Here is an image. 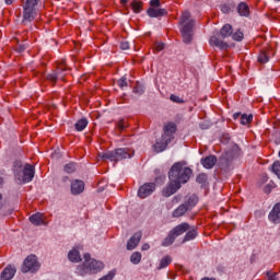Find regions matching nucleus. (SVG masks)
Here are the masks:
<instances>
[{"instance_id":"f257e3e1","label":"nucleus","mask_w":280,"mask_h":280,"mask_svg":"<svg viewBox=\"0 0 280 280\" xmlns=\"http://www.w3.org/2000/svg\"><path fill=\"white\" fill-rule=\"evenodd\" d=\"M191 174H194L191 168L184 166L180 162L175 163L168 172L170 184L162 190L164 198L174 196L182 185L189 182Z\"/></svg>"},{"instance_id":"f03ea898","label":"nucleus","mask_w":280,"mask_h":280,"mask_svg":"<svg viewBox=\"0 0 280 280\" xmlns=\"http://www.w3.org/2000/svg\"><path fill=\"white\" fill-rule=\"evenodd\" d=\"M84 259V262L79 268V275H81V277H86V275H97V272L104 270V262L91 258V254H85Z\"/></svg>"},{"instance_id":"7ed1b4c3","label":"nucleus","mask_w":280,"mask_h":280,"mask_svg":"<svg viewBox=\"0 0 280 280\" xmlns=\"http://www.w3.org/2000/svg\"><path fill=\"white\" fill-rule=\"evenodd\" d=\"M179 25H182V36L183 40L186 45H189L191 40L194 39V35L191 32H194V25L195 21L191 20V13L189 11H184L180 16Z\"/></svg>"},{"instance_id":"20e7f679","label":"nucleus","mask_w":280,"mask_h":280,"mask_svg":"<svg viewBox=\"0 0 280 280\" xmlns=\"http://www.w3.org/2000/svg\"><path fill=\"white\" fill-rule=\"evenodd\" d=\"M13 172L15 180H18V183H32V180L34 179L35 171L34 166H32L31 164H26L23 170V163L15 162L13 165Z\"/></svg>"},{"instance_id":"39448f33","label":"nucleus","mask_w":280,"mask_h":280,"mask_svg":"<svg viewBox=\"0 0 280 280\" xmlns=\"http://www.w3.org/2000/svg\"><path fill=\"white\" fill-rule=\"evenodd\" d=\"M98 156H101L102 161H114L117 163V161H124V159H132V156H135V150L130 148H120L114 151L100 153Z\"/></svg>"},{"instance_id":"423d86ee","label":"nucleus","mask_w":280,"mask_h":280,"mask_svg":"<svg viewBox=\"0 0 280 280\" xmlns=\"http://www.w3.org/2000/svg\"><path fill=\"white\" fill-rule=\"evenodd\" d=\"M240 154H242L240 147L237 144H233L230 149L221 154L219 160L221 168L229 172L233 165V161L238 159Z\"/></svg>"},{"instance_id":"0eeeda50","label":"nucleus","mask_w":280,"mask_h":280,"mask_svg":"<svg viewBox=\"0 0 280 280\" xmlns=\"http://www.w3.org/2000/svg\"><path fill=\"white\" fill-rule=\"evenodd\" d=\"M40 0H22L23 23H32L38 14L36 8Z\"/></svg>"},{"instance_id":"6e6552de","label":"nucleus","mask_w":280,"mask_h":280,"mask_svg":"<svg viewBox=\"0 0 280 280\" xmlns=\"http://www.w3.org/2000/svg\"><path fill=\"white\" fill-rule=\"evenodd\" d=\"M38 268H40V265L38 264L36 255H30L25 258L22 265V272H36Z\"/></svg>"},{"instance_id":"1a4fd4ad","label":"nucleus","mask_w":280,"mask_h":280,"mask_svg":"<svg viewBox=\"0 0 280 280\" xmlns=\"http://www.w3.org/2000/svg\"><path fill=\"white\" fill-rule=\"evenodd\" d=\"M154 189H156V184L147 183L139 188L138 196L139 198H148V196H152V194H154Z\"/></svg>"},{"instance_id":"9d476101","label":"nucleus","mask_w":280,"mask_h":280,"mask_svg":"<svg viewBox=\"0 0 280 280\" xmlns=\"http://www.w3.org/2000/svg\"><path fill=\"white\" fill-rule=\"evenodd\" d=\"M63 71H67V66L66 65H61L57 68L56 72H51L49 74H47V80H49L50 82H52V84H56V82L58 81V78H60L61 80H65V74H62Z\"/></svg>"},{"instance_id":"9b49d317","label":"nucleus","mask_w":280,"mask_h":280,"mask_svg":"<svg viewBox=\"0 0 280 280\" xmlns=\"http://www.w3.org/2000/svg\"><path fill=\"white\" fill-rule=\"evenodd\" d=\"M174 132H176V124L168 122L164 126V135L162 136V139H166L168 143H172V141H174Z\"/></svg>"},{"instance_id":"f8f14e48","label":"nucleus","mask_w":280,"mask_h":280,"mask_svg":"<svg viewBox=\"0 0 280 280\" xmlns=\"http://www.w3.org/2000/svg\"><path fill=\"white\" fill-rule=\"evenodd\" d=\"M141 237H143V234L141 232H136L127 242V250H135V248L139 246Z\"/></svg>"},{"instance_id":"ddd939ff","label":"nucleus","mask_w":280,"mask_h":280,"mask_svg":"<svg viewBox=\"0 0 280 280\" xmlns=\"http://www.w3.org/2000/svg\"><path fill=\"white\" fill-rule=\"evenodd\" d=\"M268 218L272 224H280V202L273 206L272 210L269 212Z\"/></svg>"},{"instance_id":"4468645a","label":"nucleus","mask_w":280,"mask_h":280,"mask_svg":"<svg viewBox=\"0 0 280 280\" xmlns=\"http://www.w3.org/2000/svg\"><path fill=\"white\" fill-rule=\"evenodd\" d=\"M147 14L150 19H161V16H167V10L161 8H149Z\"/></svg>"},{"instance_id":"2eb2a0df","label":"nucleus","mask_w":280,"mask_h":280,"mask_svg":"<svg viewBox=\"0 0 280 280\" xmlns=\"http://www.w3.org/2000/svg\"><path fill=\"white\" fill-rule=\"evenodd\" d=\"M14 275H16V268L9 265L1 272L0 280H12L14 279Z\"/></svg>"},{"instance_id":"dca6fc26","label":"nucleus","mask_w":280,"mask_h":280,"mask_svg":"<svg viewBox=\"0 0 280 280\" xmlns=\"http://www.w3.org/2000/svg\"><path fill=\"white\" fill-rule=\"evenodd\" d=\"M215 163H218V158L215 155H209L201 159V165L206 170H213V167H215Z\"/></svg>"},{"instance_id":"f3484780","label":"nucleus","mask_w":280,"mask_h":280,"mask_svg":"<svg viewBox=\"0 0 280 280\" xmlns=\"http://www.w3.org/2000/svg\"><path fill=\"white\" fill-rule=\"evenodd\" d=\"M210 45L212 47H218V49H221V50L229 49V44L224 40H221L217 36L210 37Z\"/></svg>"},{"instance_id":"a211bd4d","label":"nucleus","mask_w":280,"mask_h":280,"mask_svg":"<svg viewBox=\"0 0 280 280\" xmlns=\"http://www.w3.org/2000/svg\"><path fill=\"white\" fill-rule=\"evenodd\" d=\"M82 191H84V182L80 179H75L74 182H72L71 192L73 194V196H79V194H82Z\"/></svg>"},{"instance_id":"6ab92c4d","label":"nucleus","mask_w":280,"mask_h":280,"mask_svg":"<svg viewBox=\"0 0 280 280\" xmlns=\"http://www.w3.org/2000/svg\"><path fill=\"white\" fill-rule=\"evenodd\" d=\"M189 229V223H182L175 226L171 232L173 233V235H175V237H179V235H183V233H187Z\"/></svg>"},{"instance_id":"aec40b11","label":"nucleus","mask_w":280,"mask_h":280,"mask_svg":"<svg viewBox=\"0 0 280 280\" xmlns=\"http://www.w3.org/2000/svg\"><path fill=\"white\" fill-rule=\"evenodd\" d=\"M188 211H191L196 205H198V196L191 195L189 197H186V201L183 203Z\"/></svg>"},{"instance_id":"412c9836","label":"nucleus","mask_w":280,"mask_h":280,"mask_svg":"<svg viewBox=\"0 0 280 280\" xmlns=\"http://www.w3.org/2000/svg\"><path fill=\"white\" fill-rule=\"evenodd\" d=\"M30 222L35 226H40V224H45V219L43 218V213L37 212L30 217Z\"/></svg>"},{"instance_id":"4be33fe9","label":"nucleus","mask_w":280,"mask_h":280,"mask_svg":"<svg viewBox=\"0 0 280 280\" xmlns=\"http://www.w3.org/2000/svg\"><path fill=\"white\" fill-rule=\"evenodd\" d=\"M220 36L223 38H229V36H233V26L231 24H225L220 31Z\"/></svg>"},{"instance_id":"5701e85b","label":"nucleus","mask_w":280,"mask_h":280,"mask_svg":"<svg viewBox=\"0 0 280 280\" xmlns=\"http://www.w3.org/2000/svg\"><path fill=\"white\" fill-rule=\"evenodd\" d=\"M167 145H170V142H167V140L165 138H162L161 141H158L153 148L155 150V152H163L164 150L167 149Z\"/></svg>"},{"instance_id":"b1692460","label":"nucleus","mask_w":280,"mask_h":280,"mask_svg":"<svg viewBox=\"0 0 280 280\" xmlns=\"http://www.w3.org/2000/svg\"><path fill=\"white\" fill-rule=\"evenodd\" d=\"M237 12L240 16H248V14H250V9L248 8V4H246L245 2H241L237 5Z\"/></svg>"},{"instance_id":"393cba45","label":"nucleus","mask_w":280,"mask_h":280,"mask_svg":"<svg viewBox=\"0 0 280 280\" xmlns=\"http://www.w3.org/2000/svg\"><path fill=\"white\" fill-rule=\"evenodd\" d=\"M68 259L70 261H73L74 264L82 261V258L80 257V252H78V249L75 248L69 252Z\"/></svg>"},{"instance_id":"a878e982","label":"nucleus","mask_w":280,"mask_h":280,"mask_svg":"<svg viewBox=\"0 0 280 280\" xmlns=\"http://www.w3.org/2000/svg\"><path fill=\"white\" fill-rule=\"evenodd\" d=\"M270 60V50H261L258 56V62L260 65H266Z\"/></svg>"},{"instance_id":"bb28decb","label":"nucleus","mask_w":280,"mask_h":280,"mask_svg":"<svg viewBox=\"0 0 280 280\" xmlns=\"http://www.w3.org/2000/svg\"><path fill=\"white\" fill-rule=\"evenodd\" d=\"M196 237H198V231H196V229H192L186 233L182 244H185V242H191V240H196Z\"/></svg>"},{"instance_id":"cd10ccee","label":"nucleus","mask_w":280,"mask_h":280,"mask_svg":"<svg viewBox=\"0 0 280 280\" xmlns=\"http://www.w3.org/2000/svg\"><path fill=\"white\" fill-rule=\"evenodd\" d=\"M86 126H89V120H86V118H81L75 122L74 128L78 132H82Z\"/></svg>"},{"instance_id":"c85d7f7f","label":"nucleus","mask_w":280,"mask_h":280,"mask_svg":"<svg viewBox=\"0 0 280 280\" xmlns=\"http://www.w3.org/2000/svg\"><path fill=\"white\" fill-rule=\"evenodd\" d=\"M174 242H176V237H175L174 233L171 231L168 233V235L162 242V246H164V247L172 246V244H174Z\"/></svg>"},{"instance_id":"c756f323","label":"nucleus","mask_w":280,"mask_h":280,"mask_svg":"<svg viewBox=\"0 0 280 280\" xmlns=\"http://www.w3.org/2000/svg\"><path fill=\"white\" fill-rule=\"evenodd\" d=\"M189 211L183 203L173 211V218H183L184 213H187Z\"/></svg>"},{"instance_id":"7c9ffc66","label":"nucleus","mask_w":280,"mask_h":280,"mask_svg":"<svg viewBox=\"0 0 280 280\" xmlns=\"http://www.w3.org/2000/svg\"><path fill=\"white\" fill-rule=\"evenodd\" d=\"M131 8L136 14H139L143 10V2L139 0H133L131 2Z\"/></svg>"},{"instance_id":"2f4dec72","label":"nucleus","mask_w":280,"mask_h":280,"mask_svg":"<svg viewBox=\"0 0 280 280\" xmlns=\"http://www.w3.org/2000/svg\"><path fill=\"white\" fill-rule=\"evenodd\" d=\"M170 264H172V257L165 256L164 258L161 259L158 270H163V268H167V266H170Z\"/></svg>"},{"instance_id":"473e14b6","label":"nucleus","mask_w":280,"mask_h":280,"mask_svg":"<svg viewBox=\"0 0 280 280\" xmlns=\"http://www.w3.org/2000/svg\"><path fill=\"white\" fill-rule=\"evenodd\" d=\"M250 121H253V114H249V115L243 114L241 116L240 122L242 124V126H246L250 124Z\"/></svg>"},{"instance_id":"72a5a7b5","label":"nucleus","mask_w":280,"mask_h":280,"mask_svg":"<svg viewBox=\"0 0 280 280\" xmlns=\"http://www.w3.org/2000/svg\"><path fill=\"white\" fill-rule=\"evenodd\" d=\"M130 261L133 265L141 264V253L135 252L133 254H131Z\"/></svg>"},{"instance_id":"f704fd0d","label":"nucleus","mask_w":280,"mask_h":280,"mask_svg":"<svg viewBox=\"0 0 280 280\" xmlns=\"http://www.w3.org/2000/svg\"><path fill=\"white\" fill-rule=\"evenodd\" d=\"M271 171L273 172V174H276V176H278V178L280 179V162L277 161L272 164L271 166Z\"/></svg>"},{"instance_id":"c9c22d12","label":"nucleus","mask_w":280,"mask_h":280,"mask_svg":"<svg viewBox=\"0 0 280 280\" xmlns=\"http://www.w3.org/2000/svg\"><path fill=\"white\" fill-rule=\"evenodd\" d=\"M63 170L67 174H73V172H75V163L66 164Z\"/></svg>"},{"instance_id":"e433bc0d","label":"nucleus","mask_w":280,"mask_h":280,"mask_svg":"<svg viewBox=\"0 0 280 280\" xmlns=\"http://www.w3.org/2000/svg\"><path fill=\"white\" fill-rule=\"evenodd\" d=\"M170 100H171V102H174L175 104H185V100L180 98L176 94H171Z\"/></svg>"},{"instance_id":"4c0bfd02","label":"nucleus","mask_w":280,"mask_h":280,"mask_svg":"<svg viewBox=\"0 0 280 280\" xmlns=\"http://www.w3.org/2000/svg\"><path fill=\"white\" fill-rule=\"evenodd\" d=\"M144 91L143 85L139 83H137L133 88V93H136V95H143Z\"/></svg>"},{"instance_id":"58836bf2","label":"nucleus","mask_w":280,"mask_h":280,"mask_svg":"<svg viewBox=\"0 0 280 280\" xmlns=\"http://www.w3.org/2000/svg\"><path fill=\"white\" fill-rule=\"evenodd\" d=\"M233 40H243L244 39V33L242 31H236L234 34L232 33Z\"/></svg>"},{"instance_id":"ea45409f","label":"nucleus","mask_w":280,"mask_h":280,"mask_svg":"<svg viewBox=\"0 0 280 280\" xmlns=\"http://www.w3.org/2000/svg\"><path fill=\"white\" fill-rule=\"evenodd\" d=\"M196 180L197 183H199V185H205V183H207V174L205 173L199 174Z\"/></svg>"},{"instance_id":"a19ab883","label":"nucleus","mask_w":280,"mask_h":280,"mask_svg":"<svg viewBox=\"0 0 280 280\" xmlns=\"http://www.w3.org/2000/svg\"><path fill=\"white\" fill-rule=\"evenodd\" d=\"M128 127V124H126V120L121 119L119 120V122L117 124V128L118 130H126V128Z\"/></svg>"},{"instance_id":"79ce46f5","label":"nucleus","mask_w":280,"mask_h":280,"mask_svg":"<svg viewBox=\"0 0 280 280\" xmlns=\"http://www.w3.org/2000/svg\"><path fill=\"white\" fill-rule=\"evenodd\" d=\"M113 279H115V271H109L108 275L102 277L98 280H113Z\"/></svg>"},{"instance_id":"37998d69","label":"nucleus","mask_w":280,"mask_h":280,"mask_svg":"<svg viewBox=\"0 0 280 280\" xmlns=\"http://www.w3.org/2000/svg\"><path fill=\"white\" fill-rule=\"evenodd\" d=\"M150 8L156 9V8H161V0H151L150 1Z\"/></svg>"},{"instance_id":"c03bdc74","label":"nucleus","mask_w":280,"mask_h":280,"mask_svg":"<svg viewBox=\"0 0 280 280\" xmlns=\"http://www.w3.org/2000/svg\"><path fill=\"white\" fill-rule=\"evenodd\" d=\"M221 12H223V14H229V12H231V7L229 4H221Z\"/></svg>"},{"instance_id":"a18cd8bd","label":"nucleus","mask_w":280,"mask_h":280,"mask_svg":"<svg viewBox=\"0 0 280 280\" xmlns=\"http://www.w3.org/2000/svg\"><path fill=\"white\" fill-rule=\"evenodd\" d=\"M118 86L120 89H124L125 86H128V82L126 81V77H122L120 80H118Z\"/></svg>"},{"instance_id":"49530a36","label":"nucleus","mask_w":280,"mask_h":280,"mask_svg":"<svg viewBox=\"0 0 280 280\" xmlns=\"http://www.w3.org/2000/svg\"><path fill=\"white\" fill-rule=\"evenodd\" d=\"M165 49L164 43H155V51H163Z\"/></svg>"},{"instance_id":"de8ad7c7","label":"nucleus","mask_w":280,"mask_h":280,"mask_svg":"<svg viewBox=\"0 0 280 280\" xmlns=\"http://www.w3.org/2000/svg\"><path fill=\"white\" fill-rule=\"evenodd\" d=\"M120 49H122L124 51H126V49H130V43L121 42L120 43Z\"/></svg>"},{"instance_id":"09e8293b","label":"nucleus","mask_w":280,"mask_h":280,"mask_svg":"<svg viewBox=\"0 0 280 280\" xmlns=\"http://www.w3.org/2000/svg\"><path fill=\"white\" fill-rule=\"evenodd\" d=\"M268 280H277V273H271L270 271H267Z\"/></svg>"},{"instance_id":"8fccbe9b","label":"nucleus","mask_w":280,"mask_h":280,"mask_svg":"<svg viewBox=\"0 0 280 280\" xmlns=\"http://www.w3.org/2000/svg\"><path fill=\"white\" fill-rule=\"evenodd\" d=\"M141 250H150V244L145 243L142 245Z\"/></svg>"},{"instance_id":"3c124183","label":"nucleus","mask_w":280,"mask_h":280,"mask_svg":"<svg viewBox=\"0 0 280 280\" xmlns=\"http://www.w3.org/2000/svg\"><path fill=\"white\" fill-rule=\"evenodd\" d=\"M242 113H235L234 115H233V119H240V117H242Z\"/></svg>"},{"instance_id":"603ef678","label":"nucleus","mask_w":280,"mask_h":280,"mask_svg":"<svg viewBox=\"0 0 280 280\" xmlns=\"http://www.w3.org/2000/svg\"><path fill=\"white\" fill-rule=\"evenodd\" d=\"M18 51L21 54V51H25V46H19Z\"/></svg>"},{"instance_id":"864d4df0","label":"nucleus","mask_w":280,"mask_h":280,"mask_svg":"<svg viewBox=\"0 0 280 280\" xmlns=\"http://www.w3.org/2000/svg\"><path fill=\"white\" fill-rule=\"evenodd\" d=\"M7 5H12V3H14V0H4Z\"/></svg>"},{"instance_id":"5fc2aeb1","label":"nucleus","mask_w":280,"mask_h":280,"mask_svg":"<svg viewBox=\"0 0 280 280\" xmlns=\"http://www.w3.org/2000/svg\"><path fill=\"white\" fill-rule=\"evenodd\" d=\"M121 5H126L128 3V0H120Z\"/></svg>"},{"instance_id":"6e6d98bb","label":"nucleus","mask_w":280,"mask_h":280,"mask_svg":"<svg viewBox=\"0 0 280 280\" xmlns=\"http://www.w3.org/2000/svg\"><path fill=\"white\" fill-rule=\"evenodd\" d=\"M4 180H3V177H0V187H2Z\"/></svg>"},{"instance_id":"4d7b16f0","label":"nucleus","mask_w":280,"mask_h":280,"mask_svg":"<svg viewBox=\"0 0 280 280\" xmlns=\"http://www.w3.org/2000/svg\"><path fill=\"white\" fill-rule=\"evenodd\" d=\"M173 202H180V199H173Z\"/></svg>"},{"instance_id":"13d9d810","label":"nucleus","mask_w":280,"mask_h":280,"mask_svg":"<svg viewBox=\"0 0 280 280\" xmlns=\"http://www.w3.org/2000/svg\"><path fill=\"white\" fill-rule=\"evenodd\" d=\"M162 179L165 180V176H163Z\"/></svg>"},{"instance_id":"bf43d9fd","label":"nucleus","mask_w":280,"mask_h":280,"mask_svg":"<svg viewBox=\"0 0 280 280\" xmlns=\"http://www.w3.org/2000/svg\"><path fill=\"white\" fill-rule=\"evenodd\" d=\"M277 1H280V0H277Z\"/></svg>"}]
</instances>
